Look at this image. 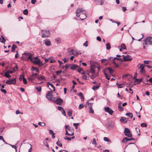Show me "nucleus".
Listing matches in <instances>:
<instances>
[{
  "instance_id": "obj_54",
  "label": "nucleus",
  "mask_w": 152,
  "mask_h": 152,
  "mask_svg": "<svg viewBox=\"0 0 152 152\" xmlns=\"http://www.w3.org/2000/svg\"><path fill=\"white\" fill-rule=\"evenodd\" d=\"M9 145H10L12 148H14L15 149V150H16V151H17V146H15V145H11V144H9Z\"/></svg>"
},
{
  "instance_id": "obj_4",
  "label": "nucleus",
  "mask_w": 152,
  "mask_h": 152,
  "mask_svg": "<svg viewBox=\"0 0 152 152\" xmlns=\"http://www.w3.org/2000/svg\"><path fill=\"white\" fill-rule=\"evenodd\" d=\"M68 52V54L69 56L73 55L74 56H77L78 55L81 54V53L80 51H75L72 49H69Z\"/></svg>"
},
{
  "instance_id": "obj_26",
  "label": "nucleus",
  "mask_w": 152,
  "mask_h": 152,
  "mask_svg": "<svg viewBox=\"0 0 152 152\" xmlns=\"http://www.w3.org/2000/svg\"><path fill=\"white\" fill-rule=\"evenodd\" d=\"M126 115L128 116L131 119L132 118L133 116L132 114L131 113H127L126 114Z\"/></svg>"
},
{
  "instance_id": "obj_44",
  "label": "nucleus",
  "mask_w": 152,
  "mask_h": 152,
  "mask_svg": "<svg viewBox=\"0 0 152 152\" xmlns=\"http://www.w3.org/2000/svg\"><path fill=\"white\" fill-rule=\"evenodd\" d=\"M18 67L17 65H16L15 67L12 69L13 70H14V72H15L18 70Z\"/></svg>"
},
{
  "instance_id": "obj_48",
  "label": "nucleus",
  "mask_w": 152,
  "mask_h": 152,
  "mask_svg": "<svg viewBox=\"0 0 152 152\" xmlns=\"http://www.w3.org/2000/svg\"><path fill=\"white\" fill-rule=\"evenodd\" d=\"M38 124L39 125L41 126H44L45 125V123L44 122H39L38 123Z\"/></svg>"
},
{
  "instance_id": "obj_17",
  "label": "nucleus",
  "mask_w": 152,
  "mask_h": 152,
  "mask_svg": "<svg viewBox=\"0 0 152 152\" xmlns=\"http://www.w3.org/2000/svg\"><path fill=\"white\" fill-rule=\"evenodd\" d=\"M89 77V74H87L86 75H84L82 77V79L84 80H87L88 79Z\"/></svg>"
},
{
  "instance_id": "obj_5",
  "label": "nucleus",
  "mask_w": 152,
  "mask_h": 152,
  "mask_svg": "<svg viewBox=\"0 0 152 152\" xmlns=\"http://www.w3.org/2000/svg\"><path fill=\"white\" fill-rule=\"evenodd\" d=\"M143 44L146 45H152V37H148L143 40Z\"/></svg>"
},
{
  "instance_id": "obj_3",
  "label": "nucleus",
  "mask_w": 152,
  "mask_h": 152,
  "mask_svg": "<svg viewBox=\"0 0 152 152\" xmlns=\"http://www.w3.org/2000/svg\"><path fill=\"white\" fill-rule=\"evenodd\" d=\"M52 101L56 104L60 105H62L63 102V100L62 99L58 96L54 98Z\"/></svg>"
},
{
  "instance_id": "obj_64",
  "label": "nucleus",
  "mask_w": 152,
  "mask_h": 152,
  "mask_svg": "<svg viewBox=\"0 0 152 152\" xmlns=\"http://www.w3.org/2000/svg\"><path fill=\"white\" fill-rule=\"evenodd\" d=\"M69 60V58H64L63 60L64 61V63L66 62Z\"/></svg>"
},
{
  "instance_id": "obj_30",
  "label": "nucleus",
  "mask_w": 152,
  "mask_h": 152,
  "mask_svg": "<svg viewBox=\"0 0 152 152\" xmlns=\"http://www.w3.org/2000/svg\"><path fill=\"white\" fill-rule=\"evenodd\" d=\"M104 140L106 142H111V141L110 140V139L107 137H104Z\"/></svg>"
},
{
  "instance_id": "obj_13",
  "label": "nucleus",
  "mask_w": 152,
  "mask_h": 152,
  "mask_svg": "<svg viewBox=\"0 0 152 152\" xmlns=\"http://www.w3.org/2000/svg\"><path fill=\"white\" fill-rule=\"evenodd\" d=\"M52 92L51 91H48L46 95V97L48 100H51L53 97V96L52 94Z\"/></svg>"
},
{
  "instance_id": "obj_40",
  "label": "nucleus",
  "mask_w": 152,
  "mask_h": 152,
  "mask_svg": "<svg viewBox=\"0 0 152 152\" xmlns=\"http://www.w3.org/2000/svg\"><path fill=\"white\" fill-rule=\"evenodd\" d=\"M89 108L90 109L89 113H94V111L92 107L90 106V107H89Z\"/></svg>"
},
{
  "instance_id": "obj_19",
  "label": "nucleus",
  "mask_w": 152,
  "mask_h": 152,
  "mask_svg": "<svg viewBox=\"0 0 152 152\" xmlns=\"http://www.w3.org/2000/svg\"><path fill=\"white\" fill-rule=\"evenodd\" d=\"M45 45L48 46H49L51 45L50 42L48 39L45 40Z\"/></svg>"
},
{
  "instance_id": "obj_6",
  "label": "nucleus",
  "mask_w": 152,
  "mask_h": 152,
  "mask_svg": "<svg viewBox=\"0 0 152 152\" xmlns=\"http://www.w3.org/2000/svg\"><path fill=\"white\" fill-rule=\"evenodd\" d=\"M16 80L15 78L10 79L7 80L6 83L7 85L14 84L16 83Z\"/></svg>"
},
{
  "instance_id": "obj_56",
  "label": "nucleus",
  "mask_w": 152,
  "mask_h": 152,
  "mask_svg": "<svg viewBox=\"0 0 152 152\" xmlns=\"http://www.w3.org/2000/svg\"><path fill=\"white\" fill-rule=\"evenodd\" d=\"M1 92H3L4 94H6L7 93V91L5 89H1Z\"/></svg>"
},
{
  "instance_id": "obj_1",
  "label": "nucleus",
  "mask_w": 152,
  "mask_h": 152,
  "mask_svg": "<svg viewBox=\"0 0 152 152\" xmlns=\"http://www.w3.org/2000/svg\"><path fill=\"white\" fill-rule=\"evenodd\" d=\"M27 56H28V58L30 60L31 62L33 64H39L41 65H43L42 63L40 61L39 58H37V60H34L32 57L33 56V54L31 53H25Z\"/></svg>"
},
{
  "instance_id": "obj_52",
  "label": "nucleus",
  "mask_w": 152,
  "mask_h": 152,
  "mask_svg": "<svg viewBox=\"0 0 152 152\" xmlns=\"http://www.w3.org/2000/svg\"><path fill=\"white\" fill-rule=\"evenodd\" d=\"M23 83L25 84H26L27 83V81L26 79L24 77H23Z\"/></svg>"
},
{
  "instance_id": "obj_59",
  "label": "nucleus",
  "mask_w": 152,
  "mask_h": 152,
  "mask_svg": "<svg viewBox=\"0 0 152 152\" xmlns=\"http://www.w3.org/2000/svg\"><path fill=\"white\" fill-rule=\"evenodd\" d=\"M27 143H28L30 145L31 147L30 148L28 149V152H31L32 149L31 145L30 144L28 143V142Z\"/></svg>"
},
{
  "instance_id": "obj_53",
  "label": "nucleus",
  "mask_w": 152,
  "mask_h": 152,
  "mask_svg": "<svg viewBox=\"0 0 152 152\" xmlns=\"http://www.w3.org/2000/svg\"><path fill=\"white\" fill-rule=\"evenodd\" d=\"M62 72L61 70L57 71H56V73L57 75H58Z\"/></svg>"
},
{
  "instance_id": "obj_2",
  "label": "nucleus",
  "mask_w": 152,
  "mask_h": 152,
  "mask_svg": "<svg viewBox=\"0 0 152 152\" xmlns=\"http://www.w3.org/2000/svg\"><path fill=\"white\" fill-rule=\"evenodd\" d=\"M65 128L66 129V135L71 136L74 135L73 129L71 128L69 125H66Z\"/></svg>"
},
{
  "instance_id": "obj_43",
  "label": "nucleus",
  "mask_w": 152,
  "mask_h": 152,
  "mask_svg": "<svg viewBox=\"0 0 152 152\" xmlns=\"http://www.w3.org/2000/svg\"><path fill=\"white\" fill-rule=\"evenodd\" d=\"M73 125L75 127V128L77 129L78 128V126L79 124L78 123H73Z\"/></svg>"
},
{
  "instance_id": "obj_42",
  "label": "nucleus",
  "mask_w": 152,
  "mask_h": 152,
  "mask_svg": "<svg viewBox=\"0 0 152 152\" xmlns=\"http://www.w3.org/2000/svg\"><path fill=\"white\" fill-rule=\"evenodd\" d=\"M23 13L25 15H27L28 13V10L27 9H25L23 11Z\"/></svg>"
},
{
  "instance_id": "obj_36",
  "label": "nucleus",
  "mask_w": 152,
  "mask_h": 152,
  "mask_svg": "<svg viewBox=\"0 0 152 152\" xmlns=\"http://www.w3.org/2000/svg\"><path fill=\"white\" fill-rule=\"evenodd\" d=\"M32 70H34L36 72H39V69L37 67H33Z\"/></svg>"
},
{
  "instance_id": "obj_34",
  "label": "nucleus",
  "mask_w": 152,
  "mask_h": 152,
  "mask_svg": "<svg viewBox=\"0 0 152 152\" xmlns=\"http://www.w3.org/2000/svg\"><path fill=\"white\" fill-rule=\"evenodd\" d=\"M111 48V46L110 44L109 43L106 44V48L107 50H109Z\"/></svg>"
},
{
  "instance_id": "obj_28",
  "label": "nucleus",
  "mask_w": 152,
  "mask_h": 152,
  "mask_svg": "<svg viewBox=\"0 0 152 152\" xmlns=\"http://www.w3.org/2000/svg\"><path fill=\"white\" fill-rule=\"evenodd\" d=\"M78 66L77 65L75 64H74L70 67V68L72 70H75L76 68Z\"/></svg>"
},
{
  "instance_id": "obj_31",
  "label": "nucleus",
  "mask_w": 152,
  "mask_h": 152,
  "mask_svg": "<svg viewBox=\"0 0 152 152\" xmlns=\"http://www.w3.org/2000/svg\"><path fill=\"white\" fill-rule=\"evenodd\" d=\"M4 76L8 78H10L11 77V76L9 74L7 73L6 72L4 73Z\"/></svg>"
},
{
  "instance_id": "obj_7",
  "label": "nucleus",
  "mask_w": 152,
  "mask_h": 152,
  "mask_svg": "<svg viewBox=\"0 0 152 152\" xmlns=\"http://www.w3.org/2000/svg\"><path fill=\"white\" fill-rule=\"evenodd\" d=\"M124 133L126 136L128 137H130L132 136V134L129 129L125 128L124 130Z\"/></svg>"
},
{
  "instance_id": "obj_41",
  "label": "nucleus",
  "mask_w": 152,
  "mask_h": 152,
  "mask_svg": "<svg viewBox=\"0 0 152 152\" xmlns=\"http://www.w3.org/2000/svg\"><path fill=\"white\" fill-rule=\"evenodd\" d=\"M42 31H45V33H44L45 34H47L48 35V37H49L50 34L49 31V30H42Z\"/></svg>"
},
{
  "instance_id": "obj_39",
  "label": "nucleus",
  "mask_w": 152,
  "mask_h": 152,
  "mask_svg": "<svg viewBox=\"0 0 152 152\" xmlns=\"http://www.w3.org/2000/svg\"><path fill=\"white\" fill-rule=\"evenodd\" d=\"M121 47L123 49H126V46L124 43H122L121 44Z\"/></svg>"
},
{
  "instance_id": "obj_21",
  "label": "nucleus",
  "mask_w": 152,
  "mask_h": 152,
  "mask_svg": "<svg viewBox=\"0 0 152 152\" xmlns=\"http://www.w3.org/2000/svg\"><path fill=\"white\" fill-rule=\"evenodd\" d=\"M37 78L38 80H45V78L42 75H39L37 77Z\"/></svg>"
},
{
  "instance_id": "obj_24",
  "label": "nucleus",
  "mask_w": 152,
  "mask_h": 152,
  "mask_svg": "<svg viewBox=\"0 0 152 152\" xmlns=\"http://www.w3.org/2000/svg\"><path fill=\"white\" fill-rule=\"evenodd\" d=\"M49 85L50 86V87L53 89V91H55V88L53 85V84L48 82L47 83V86L48 87H49Z\"/></svg>"
},
{
  "instance_id": "obj_14",
  "label": "nucleus",
  "mask_w": 152,
  "mask_h": 152,
  "mask_svg": "<svg viewBox=\"0 0 152 152\" xmlns=\"http://www.w3.org/2000/svg\"><path fill=\"white\" fill-rule=\"evenodd\" d=\"M145 66V65L143 64H140V66L139 68L140 69V72L142 74L145 72V70L144 69Z\"/></svg>"
},
{
  "instance_id": "obj_22",
  "label": "nucleus",
  "mask_w": 152,
  "mask_h": 152,
  "mask_svg": "<svg viewBox=\"0 0 152 152\" xmlns=\"http://www.w3.org/2000/svg\"><path fill=\"white\" fill-rule=\"evenodd\" d=\"M100 87V85L99 84L97 85L96 86H94L92 87V89L94 90H96L98 89Z\"/></svg>"
},
{
  "instance_id": "obj_29",
  "label": "nucleus",
  "mask_w": 152,
  "mask_h": 152,
  "mask_svg": "<svg viewBox=\"0 0 152 152\" xmlns=\"http://www.w3.org/2000/svg\"><path fill=\"white\" fill-rule=\"evenodd\" d=\"M17 47L15 45H13L12 47L11 51L12 52H14L15 48H17Z\"/></svg>"
},
{
  "instance_id": "obj_27",
  "label": "nucleus",
  "mask_w": 152,
  "mask_h": 152,
  "mask_svg": "<svg viewBox=\"0 0 152 152\" xmlns=\"http://www.w3.org/2000/svg\"><path fill=\"white\" fill-rule=\"evenodd\" d=\"M78 95L80 97V98L82 99V101L84 100V98L83 94L81 92H80Z\"/></svg>"
},
{
  "instance_id": "obj_25",
  "label": "nucleus",
  "mask_w": 152,
  "mask_h": 152,
  "mask_svg": "<svg viewBox=\"0 0 152 152\" xmlns=\"http://www.w3.org/2000/svg\"><path fill=\"white\" fill-rule=\"evenodd\" d=\"M107 70H108L110 73L111 74L113 72V70L110 67H109L108 68H107L106 69H105V71H106Z\"/></svg>"
},
{
  "instance_id": "obj_57",
  "label": "nucleus",
  "mask_w": 152,
  "mask_h": 152,
  "mask_svg": "<svg viewBox=\"0 0 152 152\" xmlns=\"http://www.w3.org/2000/svg\"><path fill=\"white\" fill-rule=\"evenodd\" d=\"M84 107V105L83 104H80L79 106V109H82Z\"/></svg>"
},
{
  "instance_id": "obj_35",
  "label": "nucleus",
  "mask_w": 152,
  "mask_h": 152,
  "mask_svg": "<svg viewBox=\"0 0 152 152\" xmlns=\"http://www.w3.org/2000/svg\"><path fill=\"white\" fill-rule=\"evenodd\" d=\"M95 72V70L94 68L92 66L91 67L90 72L91 73H94Z\"/></svg>"
},
{
  "instance_id": "obj_18",
  "label": "nucleus",
  "mask_w": 152,
  "mask_h": 152,
  "mask_svg": "<svg viewBox=\"0 0 152 152\" xmlns=\"http://www.w3.org/2000/svg\"><path fill=\"white\" fill-rule=\"evenodd\" d=\"M142 81V78H141L140 79H139L137 78L134 81V82H137V84H139L140 82Z\"/></svg>"
},
{
  "instance_id": "obj_38",
  "label": "nucleus",
  "mask_w": 152,
  "mask_h": 152,
  "mask_svg": "<svg viewBox=\"0 0 152 152\" xmlns=\"http://www.w3.org/2000/svg\"><path fill=\"white\" fill-rule=\"evenodd\" d=\"M55 40L58 44L61 42V40L60 38H57L55 39Z\"/></svg>"
},
{
  "instance_id": "obj_47",
  "label": "nucleus",
  "mask_w": 152,
  "mask_h": 152,
  "mask_svg": "<svg viewBox=\"0 0 152 152\" xmlns=\"http://www.w3.org/2000/svg\"><path fill=\"white\" fill-rule=\"evenodd\" d=\"M36 89L39 92H40L41 91V87L40 86L36 87Z\"/></svg>"
},
{
  "instance_id": "obj_12",
  "label": "nucleus",
  "mask_w": 152,
  "mask_h": 152,
  "mask_svg": "<svg viewBox=\"0 0 152 152\" xmlns=\"http://www.w3.org/2000/svg\"><path fill=\"white\" fill-rule=\"evenodd\" d=\"M85 11L83 10L82 8H79L77 9L76 11L75 12L76 14V16L77 17H79V15L80 14H81L82 13H83V12Z\"/></svg>"
},
{
  "instance_id": "obj_60",
  "label": "nucleus",
  "mask_w": 152,
  "mask_h": 152,
  "mask_svg": "<svg viewBox=\"0 0 152 152\" xmlns=\"http://www.w3.org/2000/svg\"><path fill=\"white\" fill-rule=\"evenodd\" d=\"M77 70L79 73H81V71L83 70V69L82 68L79 67L77 69Z\"/></svg>"
},
{
  "instance_id": "obj_32",
  "label": "nucleus",
  "mask_w": 152,
  "mask_h": 152,
  "mask_svg": "<svg viewBox=\"0 0 152 152\" xmlns=\"http://www.w3.org/2000/svg\"><path fill=\"white\" fill-rule=\"evenodd\" d=\"M125 139H126V141H127V142L129 140H135L134 138L133 137H132L131 138H128L127 137H125Z\"/></svg>"
},
{
  "instance_id": "obj_58",
  "label": "nucleus",
  "mask_w": 152,
  "mask_h": 152,
  "mask_svg": "<svg viewBox=\"0 0 152 152\" xmlns=\"http://www.w3.org/2000/svg\"><path fill=\"white\" fill-rule=\"evenodd\" d=\"M14 72V70H13V71L8 70L6 72L7 73L9 74H12Z\"/></svg>"
},
{
  "instance_id": "obj_49",
  "label": "nucleus",
  "mask_w": 152,
  "mask_h": 152,
  "mask_svg": "<svg viewBox=\"0 0 152 152\" xmlns=\"http://www.w3.org/2000/svg\"><path fill=\"white\" fill-rule=\"evenodd\" d=\"M147 126V125L145 123H142L141 124V126L142 127H146Z\"/></svg>"
},
{
  "instance_id": "obj_16",
  "label": "nucleus",
  "mask_w": 152,
  "mask_h": 152,
  "mask_svg": "<svg viewBox=\"0 0 152 152\" xmlns=\"http://www.w3.org/2000/svg\"><path fill=\"white\" fill-rule=\"evenodd\" d=\"M128 119L124 117H121L120 119V121L122 123H126L127 122Z\"/></svg>"
},
{
  "instance_id": "obj_61",
  "label": "nucleus",
  "mask_w": 152,
  "mask_h": 152,
  "mask_svg": "<svg viewBox=\"0 0 152 152\" xmlns=\"http://www.w3.org/2000/svg\"><path fill=\"white\" fill-rule=\"evenodd\" d=\"M56 144H57V145H58L60 147H62V144L61 143H58V140L56 142Z\"/></svg>"
},
{
  "instance_id": "obj_9",
  "label": "nucleus",
  "mask_w": 152,
  "mask_h": 152,
  "mask_svg": "<svg viewBox=\"0 0 152 152\" xmlns=\"http://www.w3.org/2000/svg\"><path fill=\"white\" fill-rule=\"evenodd\" d=\"M122 56H123V60L124 61H130L132 59V57L129 55H127L126 56H124L123 55Z\"/></svg>"
},
{
  "instance_id": "obj_46",
  "label": "nucleus",
  "mask_w": 152,
  "mask_h": 152,
  "mask_svg": "<svg viewBox=\"0 0 152 152\" xmlns=\"http://www.w3.org/2000/svg\"><path fill=\"white\" fill-rule=\"evenodd\" d=\"M24 75H20L19 77V80L20 81H21L22 80V79H23V77H24Z\"/></svg>"
},
{
  "instance_id": "obj_55",
  "label": "nucleus",
  "mask_w": 152,
  "mask_h": 152,
  "mask_svg": "<svg viewBox=\"0 0 152 152\" xmlns=\"http://www.w3.org/2000/svg\"><path fill=\"white\" fill-rule=\"evenodd\" d=\"M42 37L43 38L48 37V35L47 34H45L44 33H42Z\"/></svg>"
},
{
  "instance_id": "obj_20",
  "label": "nucleus",
  "mask_w": 152,
  "mask_h": 152,
  "mask_svg": "<svg viewBox=\"0 0 152 152\" xmlns=\"http://www.w3.org/2000/svg\"><path fill=\"white\" fill-rule=\"evenodd\" d=\"M121 102H119L118 103V107L119 110L120 111H122L124 110V109L123 107L121 106Z\"/></svg>"
},
{
  "instance_id": "obj_15",
  "label": "nucleus",
  "mask_w": 152,
  "mask_h": 152,
  "mask_svg": "<svg viewBox=\"0 0 152 152\" xmlns=\"http://www.w3.org/2000/svg\"><path fill=\"white\" fill-rule=\"evenodd\" d=\"M118 58L117 57H115L114 58H113V57H110L108 58V60H110V61H111L113 64H115V59L117 60Z\"/></svg>"
},
{
  "instance_id": "obj_33",
  "label": "nucleus",
  "mask_w": 152,
  "mask_h": 152,
  "mask_svg": "<svg viewBox=\"0 0 152 152\" xmlns=\"http://www.w3.org/2000/svg\"><path fill=\"white\" fill-rule=\"evenodd\" d=\"M1 37L2 39V40L1 41V42L2 43L4 44L6 41V40L5 39L4 37L2 35H1Z\"/></svg>"
},
{
  "instance_id": "obj_10",
  "label": "nucleus",
  "mask_w": 152,
  "mask_h": 152,
  "mask_svg": "<svg viewBox=\"0 0 152 152\" xmlns=\"http://www.w3.org/2000/svg\"><path fill=\"white\" fill-rule=\"evenodd\" d=\"M79 17H77L79 18L80 19L82 20H83L86 19V12L85 11L81 14H80L79 15Z\"/></svg>"
},
{
  "instance_id": "obj_51",
  "label": "nucleus",
  "mask_w": 152,
  "mask_h": 152,
  "mask_svg": "<svg viewBox=\"0 0 152 152\" xmlns=\"http://www.w3.org/2000/svg\"><path fill=\"white\" fill-rule=\"evenodd\" d=\"M63 115L64 116H66V113L65 110L64 109L61 111Z\"/></svg>"
},
{
  "instance_id": "obj_50",
  "label": "nucleus",
  "mask_w": 152,
  "mask_h": 152,
  "mask_svg": "<svg viewBox=\"0 0 152 152\" xmlns=\"http://www.w3.org/2000/svg\"><path fill=\"white\" fill-rule=\"evenodd\" d=\"M64 139L65 140H67L69 141H70L71 140V138L67 136H66L64 138Z\"/></svg>"
},
{
  "instance_id": "obj_37",
  "label": "nucleus",
  "mask_w": 152,
  "mask_h": 152,
  "mask_svg": "<svg viewBox=\"0 0 152 152\" xmlns=\"http://www.w3.org/2000/svg\"><path fill=\"white\" fill-rule=\"evenodd\" d=\"M101 61L102 63H103L105 61H107V62H109L110 61V60H108V58L107 59H103L101 60Z\"/></svg>"
},
{
  "instance_id": "obj_23",
  "label": "nucleus",
  "mask_w": 152,
  "mask_h": 152,
  "mask_svg": "<svg viewBox=\"0 0 152 152\" xmlns=\"http://www.w3.org/2000/svg\"><path fill=\"white\" fill-rule=\"evenodd\" d=\"M103 72L106 78L108 80H110V78L109 77L107 74L106 73V71H105V70H104Z\"/></svg>"
},
{
  "instance_id": "obj_45",
  "label": "nucleus",
  "mask_w": 152,
  "mask_h": 152,
  "mask_svg": "<svg viewBox=\"0 0 152 152\" xmlns=\"http://www.w3.org/2000/svg\"><path fill=\"white\" fill-rule=\"evenodd\" d=\"M68 115L69 116H71L72 115V112L71 110H69L67 112Z\"/></svg>"
},
{
  "instance_id": "obj_11",
  "label": "nucleus",
  "mask_w": 152,
  "mask_h": 152,
  "mask_svg": "<svg viewBox=\"0 0 152 152\" xmlns=\"http://www.w3.org/2000/svg\"><path fill=\"white\" fill-rule=\"evenodd\" d=\"M104 111L110 115H112L114 112L109 107H105Z\"/></svg>"
},
{
  "instance_id": "obj_62",
  "label": "nucleus",
  "mask_w": 152,
  "mask_h": 152,
  "mask_svg": "<svg viewBox=\"0 0 152 152\" xmlns=\"http://www.w3.org/2000/svg\"><path fill=\"white\" fill-rule=\"evenodd\" d=\"M150 62L149 61L145 60L144 61V63L145 64H149V63Z\"/></svg>"
},
{
  "instance_id": "obj_63",
  "label": "nucleus",
  "mask_w": 152,
  "mask_h": 152,
  "mask_svg": "<svg viewBox=\"0 0 152 152\" xmlns=\"http://www.w3.org/2000/svg\"><path fill=\"white\" fill-rule=\"evenodd\" d=\"M92 144H93L96 145V142L95 138H94L93 139V140L92 142Z\"/></svg>"
},
{
  "instance_id": "obj_8",
  "label": "nucleus",
  "mask_w": 152,
  "mask_h": 152,
  "mask_svg": "<svg viewBox=\"0 0 152 152\" xmlns=\"http://www.w3.org/2000/svg\"><path fill=\"white\" fill-rule=\"evenodd\" d=\"M107 128L109 129H111L114 127V125L112 121H108L106 124Z\"/></svg>"
}]
</instances>
